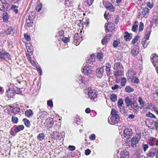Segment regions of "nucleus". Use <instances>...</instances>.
<instances>
[{"instance_id":"obj_26","label":"nucleus","mask_w":158,"mask_h":158,"mask_svg":"<svg viewBox=\"0 0 158 158\" xmlns=\"http://www.w3.org/2000/svg\"><path fill=\"white\" fill-rule=\"evenodd\" d=\"M114 70L116 69H123V67L121 64L120 62L115 63L114 65Z\"/></svg>"},{"instance_id":"obj_9","label":"nucleus","mask_w":158,"mask_h":158,"mask_svg":"<svg viewBox=\"0 0 158 158\" xmlns=\"http://www.w3.org/2000/svg\"><path fill=\"white\" fill-rule=\"evenodd\" d=\"M0 58L6 60L10 59V54L5 50L0 51Z\"/></svg>"},{"instance_id":"obj_35","label":"nucleus","mask_w":158,"mask_h":158,"mask_svg":"<svg viewBox=\"0 0 158 158\" xmlns=\"http://www.w3.org/2000/svg\"><path fill=\"white\" fill-rule=\"evenodd\" d=\"M45 135L44 133L39 134L37 136V139L40 141H41L44 139Z\"/></svg>"},{"instance_id":"obj_6","label":"nucleus","mask_w":158,"mask_h":158,"mask_svg":"<svg viewBox=\"0 0 158 158\" xmlns=\"http://www.w3.org/2000/svg\"><path fill=\"white\" fill-rule=\"evenodd\" d=\"M118 106L121 113L124 114L126 113V110L124 108V105L122 99L120 98L118 99Z\"/></svg>"},{"instance_id":"obj_56","label":"nucleus","mask_w":158,"mask_h":158,"mask_svg":"<svg viewBox=\"0 0 158 158\" xmlns=\"http://www.w3.org/2000/svg\"><path fill=\"white\" fill-rule=\"evenodd\" d=\"M47 120H49L50 122L49 123V125L51 127H52L53 124V123L52 122L53 120V119L52 118H50L49 119H47Z\"/></svg>"},{"instance_id":"obj_19","label":"nucleus","mask_w":158,"mask_h":158,"mask_svg":"<svg viewBox=\"0 0 158 158\" xmlns=\"http://www.w3.org/2000/svg\"><path fill=\"white\" fill-rule=\"evenodd\" d=\"M2 18L3 21L4 22L7 23L8 22L9 15L7 12H3L2 14Z\"/></svg>"},{"instance_id":"obj_55","label":"nucleus","mask_w":158,"mask_h":158,"mask_svg":"<svg viewBox=\"0 0 158 158\" xmlns=\"http://www.w3.org/2000/svg\"><path fill=\"white\" fill-rule=\"evenodd\" d=\"M108 40L106 38H105V37L102 39V43L103 45H104L106 43V42Z\"/></svg>"},{"instance_id":"obj_48","label":"nucleus","mask_w":158,"mask_h":158,"mask_svg":"<svg viewBox=\"0 0 158 158\" xmlns=\"http://www.w3.org/2000/svg\"><path fill=\"white\" fill-rule=\"evenodd\" d=\"M118 43H119L118 41L117 40H115L113 42V46L114 48H116L117 47Z\"/></svg>"},{"instance_id":"obj_25","label":"nucleus","mask_w":158,"mask_h":158,"mask_svg":"<svg viewBox=\"0 0 158 158\" xmlns=\"http://www.w3.org/2000/svg\"><path fill=\"white\" fill-rule=\"evenodd\" d=\"M24 128V126L23 125H19L14 129V131L16 133H18L23 130Z\"/></svg>"},{"instance_id":"obj_57","label":"nucleus","mask_w":158,"mask_h":158,"mask_svg":"<svg viewBox=\"0 0 158 158\" xmlns=\"http://www.w3.org/2000/svg\"><path fill=\"white\" fill-rule=\"evenodd\" d=\"M64 32L63 31H61L59 32L58 33V36H59L60 37H63Z\"/></svg>"},{"instance_id":"obj_8","label":"nucleus","mask_w":158,"mask_h":158,"mask_svg":"<svg viewBox=\"0 0 158 158\" xmlns=\"http://www.w3.org/2000/svg\"><path fill=\"white\" fill-rule=\"evenodd\" d=\"M133 134V131L131 128H127L124 130V136L127 139L130 138L132 136Z\"/></svg>"},{"instance_id":"obj_15","label":"nucleus","mask_w":158,"mask_h":158,"mask_svg":"<svg viewBox=\"0 0 158 158\" xmlns=\"http://www.w3.org/2000/svg\"><path fill=\"white\" fill-rule=\"evenodd\" d=\"M104 69L103 68H98L96 70V75L99 78H102L104 72Z\"/></svg>"},{"instance_id":"obj_54","label":"nucleus","mask_w":158,"mask_h":158,"mask_svg":"<svg viewBox=\"0 0 158 158\" xmlns=\"http://www.w3.org/2000/svg\"><path fill=\"white\" fill-rule=\"evenodd\" d=\"M147 6L150 8H152L153 6V3L150 2H148L147 5Z\"/></svg>"},{"instance_id":"obj_13","label":"nucleus","mask_w":158,"mask_h":158,"mask_svg":"<svg viewBox=\"0 0 158 158\" xmlns=\"http://www.w3.org/2000/svg\"><path fill=\"white\" fill-rule=\"evenodd\" d=\"M114 25L113 23H106V32H108L109 31H112L114 28Z\"/></svg>"},{"instance_id":"obj_32","label":"nucleus","mask_w":158,"mask_h":158,"mask_svg":"<svg viewBox=\"0 0 158 158\" xmlns=\"http://www.w3.org/2000/svg\"><path fill=\"white\" fill-rule=\"evenodd\" d=\"M110 99L112 102H115L117 100V96L114 94H112L110 95Z\"/></svg>"},{"instance_id":"obj_30","label":"nucleus","mask_w":158,"mask_h":158,"mask_svg":"<svg viewBox=\"0 0 158 158\" xmlns=\"http://www.w3.org/2000/svg\"><path fill=\"white\" fill-rule=\"evenodd\" d=\"M138 102L139 103V105H140V108L142 109L143 107H144V103L143 101L142 98L139 97L138 98Z\"/></svg>"},{"instance_id":"obj_31","label":"nucleus","mask_w":158,"mask_h":158,"mask_svg":"<svg viewBox=\"0 0 158 158\" xmlns=\"http://www.w3.org/2000/svg\"><path fill=\"white\" fill-rule=\"evenodd\" d=\"M25 114L27 117H30L33 115V113L31 110L29 109L26 111Z\"/></svg>"},{"instance_id":"obj_45","label":"nucleus","mask_w":158,"mask_h":158,"mask_svg":"<svg viewBox=\"0 0 158 158\" xmlns=\"http://www.w3.org/2000/svg\"><path fill=\"white\" fill-rule=\"evenodd\" d=\"M26 23L27 24V26L28 27H30L32 26V23L31 22L30 19H27Z\"/></svg>"},{"instance_id":"obj_50","label":"nucleus","mask_w":158,"mask_h":158,"mask_svg":"<svg viewBox=\"0 0 158 158\" xmlns=\"http://www.w3.org/2000/svg\"><path fill=\"white\" fill-rule=\"evenodd\" d=\"M62 40L64 43H65L68 42L69 41V40L68 38L65 37L62 38Z\"/></svg>"},{"instance_id":"obj_22","label":"nucleus","mask_w":158,"mask_h":158,"mask_svg":"<svg viewBox=\"0 0 158 158\" xmlns=\"http://www.w3.org/2000/svg\"><path fill=\"white\" fill-rule=\"evenodd\" d=\"M94 57V56L91 55L88 59L86 60V62L85 64H89V65H91V66H92V64H93V62H94L95 59L93 58Z\"/></svg>"},{"instance_id":"obj_39","label":"nucleus","mask_w":158,"mask_h":158,"mask_svg":"<svg viewBox=\"0 0 158 158\" xmlns=\"http://www.w3.org/2000/svg\"><path fill=\"white\" fill-rule=\"evenodd\" d=\"M18 6L15 5H12L11 7V9L15 12L16 14L18 12Z\"/></svg>"},{"instance_id":"obj_33","label":"nucleus","mask_w":158,"mask_h":158,"mask_svg":"<svg viewBox=\"0 0 158 158\" xmlns=\"http://www.w3.org/2000/svg\"><path fill=\"white\" fill-rule=\"evenodd\" d=\"M121 70V69H118V70L114 72V75L116 77L122 75V71Z\"/></svg>"},{"instance_id":"obj_23","label":"nucleus","mask_w":158,"mask_h":158,"mask_svg":"<svg viewBox=\"0 0 158 158\" xmlns=\"http://www.w3.org/2000/svg\"><path fill=\"white\" fill-rule=\"evenodd\" d=\"M149 9L147 8H145L143 10L142 14L143 17L146 18L149 14Z\"/></svg>"},{"instance_id":"obj_41","label":"nucleus","mask_w":158,"mask_h":158,"mask_svg":"<svg viewBox=\"0 0 158 158\" xmlns=\"http://www.w3.org/2000/svg\"><path fill=\"white\" fill-rule=\"evenodd\" d=\"M11 121L14 123H17L18 121V118L16 117L12 116Z\"/></svg>"},{"instance_id":"obj_1","label":"nucleus","mask_w":158,"mask_h":158,"mask_svg":"<svg viewBox=\"0 0 158 158\" xmlns=\"http://www.w3.org/2000/svg\"><path fill=\"white\" fill-rule=\"evenodd\" d=\"M118 112L115 109H112L111 112L112 116L108 118V123L111 125L117 123L119 121L120 117Z\"/></svg>"},{"instance_id":"obj_20","label":"nucleus","mask_w":158,"mask_h":158,"mask_svg":"<svg viewBox=\"0 0 158 158\" xmlns=\"http://www.w3.org/2000/svg\"><path fill=\"white\" fill-rule=\"evenodd\" d=\"M106 70L107 73V75L108 76H110L111 74L110 72L111 65L109 63H107L106 65Z\"/></svg>"},{"instance_id":"obj_58","label":"nucleus","mask_w":158,"mask_h":158,"mask_svg":"<svg viewBox=\"0 0 158 158\" xmlns=\"http://www.w3.org/2000/svg\"><path fill=\"white\" fill-rule=\"evenodd\" d=\"M86 0L87 1V4L89 6L91 5L94 1V0Z\"/></svg>"},{"instance_id":"obj_38","label":"nucleus","mask_w":158,"mask_h":158,"mask_svg":"<svg viewBox=\"0 0 158 158\" xmlns=\"http://www.w3.org/2000/svg\"><path fill=\"white\" fill-rule=\"evenodd\" d=\"M72 0H65V7L71 6H72L71 2Z\"/></svg>"},{"instance_id":"obj_37","label":"nucleus","mask_w":158,"mask_h":158,"mask_svg":"<svg viewBox=\"0 0 158 158\" xmlns=\"http://www.w3.org/2000/svg\"><path fill=\"white\" fill-rule=\"evenodd\" d=\"M140 151H141V150H137L135 153L133 155L132 157H133L134 156L135 158H139L141 156L139 152Z\"/></svg>"},{"instance_id":"obj_43","label":"nucleus","mask_w":158,"mask_h":158,"mask_svg":"<svg viewBox=\"0 0 158 158\" xmlns=\"http://www.w3.org/2000/svg\"><path fill=\"white\" fill-rule=\"evenodd\" d=\"M42 8V5L41 4H40L37 6L35 8V10L37 12H39L40 10H41Z\"/></svg>"},{"instance_id":"obj_11","label":"nucleus","mask_w":158,"mask_h":158,"mask_svg":"<svg viewBox=\"0 0 158 158\" xmlns=\"http://www.w3.org/2000/svg\"><path fill=\"white\" fill-rule=\"evenodd\" d=\"M140 139V136L139 135L136 134L135 137H133L131 140V145L134 147L135 146L136 144H138Z\"/></svg>"},{"instance_id":"obj_60","label":"nucleus","mask_w":158,"mask_h":158,"mask_svg":"<svg viewBox=\"0 0 158 158\" xmlns=\"http://www.w3.org/2000/svg\"><path fill=\"white\" fill-rule=\"evenodd\" d=\"M119 87V86L118 85L116 84L114 86H112L111 88L113 90H115L117 89Z\"/></svg>"},{"instance_id":"obj_5","label":"nucleus","mask_w":158,"mask_h":158,"mask_svg":"<svg viewBox=\"0 0 158 158\" xmlns=\"http://www.w3.org/2000/svg\"><path fill=\"white\" fill-rule=\"evenodd\" d=\"M9 5L5 0L0 1V10L4 12H6L8 9Z\"/></svg>"},{"instance_id":"obj_47","label":"nucleus","mask_w":158,"mask_h":158,"mask_svg":"<svg viewBox=\"0 0 158 158\" xmlns=\"http://www.w3.org/2000/svg\"><path fill=\"white\" fill-rule=\"evenodd\" d=\"M142 148L144 152H145L148 148V145L146 144H143L142 145Z\"/></svg>"},{"instance_id":"obj_59","label":"nucleus","mask_w":158,"mask_h":158,"mask_svg":"<svg viewBox=\"0 0 158 158\" xmlns=\"http://www.w3.org/2000/svg\"><path fill=\"white\" fill-rule=\"evenodd\" d=\"M48 106H53V103L52 101L51 100H49L48 101Z\"/></svg>"},{"instance_id":"obj_24","label":"nucleus","mask_w":158,"mask_h":158,"mask_svg":"<svg viewBox=\"0 0 158 158\" xmlns=\"http://www.w3.org/2000/svg\"><path fill=\"white\" fill-rule=\"evenodd\" d=\"M132 101L128 97H127L125 98L124 101L127 106L129 107L130 106Z\"/></svg>"},{"instance_id":"obj_7","label":"nucleus","mask_w":158,"mask_h":158,"mask_svg":"<svg viewBox=\"0 0 158 158\" xmlns=\"http://www.w3.org/2000/svg\"><path fill=\"white\" fill-rule=\"evenodd\" d=\"M158 155V148H152L148 152V153L146 154L147 157L152 158L155 156Z\"/></svg>"},{"instance_id":"obj_53","label":"nucleus","mask_w":158,"mask_h":158,"mask_svg":"<svg viewBox=\"0 0 158 158\" xmlns=\"http://www.w3.org/2000/svg\"><path fill=\"white\" fill-rule=\"evenodd\" d=\"M68 148L71 151H73L75 149V147L73 146L70 145L69 146Z\"/></svg>"},{"instance_id":"obj_17","label":"nucleus","mask_w":158,"mask_h":158,"mask_svg":"<svg viewBox=\"0 0 158 158\" xmlns=\"http://www.w3.org/2000/svg\"><path fill=\"white\" fill-rule=\"evenodd\" d=\"M105 6L106 9L111 12L114 11V8L112 4L109 2H106L105 4Z\"/></svg>"},{"instance_id":"obj_14","label":"nucleus","mask_w":158,"mask_h":158,"mask_svg":"<svg viewBox=\"0 0 158 158\" xmlns=\"http://www.w3.org/2000/svg\"><path fill=\"white\" fill-rule=\"evenodd\" d=\"M139 52V48L138 46H135L132 48L131 49V53L133 56H136Z\"/></svg>"},{"instance_id":"obj_52","label":"nucleus","mask_w":158,"mask_h":158,"mask_svg":"<svg viewBox=\"0 0 158 158\" xmlns=\"http://www.w3.org/2000/svg\"><path fill=\"white\" fill-rule=\"evenodd\" d=\"M147 116L151 118H156V116L154 114L149 112L148 114H147Z\"/></svg>"},{"instance_id":"obj_3","label":"nucleus","mask_w":158,"mask_h":158,"mask_svg":"<svg viewBox=\"0 0 158 158\" xmlns=\"http://www.w3.org/2000/svg\"><path fill=\"white\" fill-rule=\"evenodd\" d=\"M83 65L84 67L83 68L82 73L85 74L87 75L91 74L92 71L91 69L93 66H91V65H89L88 64H84Z\"/></svg>"},{"instance_id":"obj_2","label":"nucleus","mask_w":158,"mask_h":158,"mask_svg":"<svg viewBox=\"0 0 158 158\" xmlns=\"http://www.w3.org/2000/svg\"><path fill=\"white\" fill-rule=\"evenodd\" d=\"M151 31L150 29H148L147 31L145 33V36L143 39L142 41V43L143 45V46L144 48H146L148 44L149 43L147 41L148 40L150 36Z\"/></svg>"},{"instance_id":"obj_4","label":"nucleus","mask_w":158,"mask_h":158,"mask_svg":"<svg viewBox=\"0 0 158 158\" xmlns=\"http://www.w3.org/2000/svg\"><path fill=\"white\" fill-rule=\"evenodd\" d=\"M89 91L88 93V96L89 98L94 100L97 98V94L96 90L94 89H89Z\"/></svg>"},{"instance_id":"obj_63","label":"nucleus","mask_w":158,"mask_h":158,"mask_svg":"<svg viewBox=\"0 0 158 158\" xmlns=\"http://www.w3.org/2000/svg\"><path fill=\"white\" fill-rule=\"evenodd\" d=\"M153 97L154 98H156L158 97V92H155L153 94Z\"/></svg>"},{"instance_id":"obj_34","label":"nucleus","mask_w":158,"mask_h":158,"mask_svg":"<svg viewBox=\"0 0 158 158\" xmlns=\"http://www.w3.org/2000/svg\"><path fill=\"white\" fill-rule=\"evenodd\" d=\"M23 121L24 124L27 127H29L30 126V123L29 121L26 119V118H24L23 119Z\"/></svg>"},{"instance_id":"obj_10","label":"nucleus","mask_w":158,"mask_h":158,"mask_svg":"<svg viewBox=\"0 0 158 158\" xmlns=\"http://www.w3.org/2000/svg\"><path fill=\"white\" fill-rule=\"evenodd\" d=\"M131 108L132 109L134 113H137L139 110V106L136 101L134 100L132 101L130 105Z\"/></svg>"},{"instance_id":"obj_29","label":"nucleus","mask_w":158,"mask_h":158,"mask_svg":"<svg viewBox=\"0 0 158 158\" xmlns=\"http://www.w3.org/2000/svg\"><path fill=\"white\" fill-rule=\"evenodd\" d=\"M158 60V56L156 54H153L152 55L151 57V61L152 63L155 62Z\"/></svg>"},{"instance_id":"obj_27","label":"nucleus","mask_w":158,"mask_h":158,"mask_svg":"<svg viewBox=\"0 0 158 158\" xmlns=\"http://www.w3.org/2000/svg\"><path fill=\"white\" fill-rule=\"evenodd\" d=\"M132 36V34H129L127 32H125V35L123 36L124 38L126 41H127L128 40H129L131 39Z\"/></svg>"},{"instance_id":"obj_49","label":"nucleus","mask_w":158,"mask_h":158,"mask_svg":"<svg viewBox=\"0 0 158 158\" xmlns=\"http://www.w3.org/2000/svg\"><path fill=\"white\" fill-rule=\"evenodd\" d=\"M131 81L136 84H138L139 82L138 79L137 77H136L135 76L133 78V80Z\"/></svg>"},{"instance_id":"obj_18","label":"nucleus","mask_w":158,"mask_h":158,"mask_svg":"<svg viewBox=\"0 0 158 158\" xmlns=\"http://www.w3.org/2000/svg\"><path fill=\"white\" fill-rule=\"evenodd\" d=\"M120 158H129V154L128 152L126 150H124L121 152Z\"/></svg>"},{"instance_id":"obj_51","label":"nucleus","mask_w":158,"mask_h":158,"mask_svg":"<svg viewBox=\"0 0 158 158\" xmlns=\"http://www.w3.org/2000/svg\"><path fill=\"white\" fill-rule=\"evenodd\" d=\"M89 138L91 140H94L95 139V135L94 134H92L90 135Z\"/></svg>"},{"instance_id":"obj_61","label":"nucleus","mask_w":158,"mask_h":158,"mask_svg":"<svg viewBox=\"0 0 158 158\" xmlns=\"http://www.w3.org/2000/svg\"><path fill=\"white\" fill-rule=\"evenodd\" d=\"M90 151L89 149H87L85 151V154L86 155H89L90 153Z\"/></svg>"},{"instance_id":"obj_64","label":"nucleus","mask_w":158,"mask_h":158,"mask_svg":"<svg viewBox=\"0 0 158 158\" xmlns=\"http://www.w3.org/2000/svg\"><path fill=\"white\" fill-rule=\"evenodd\" d=\"M74 123H75L76 124L79 125L80 124L81 122L79 119L77 118L75 120Z\"/></svg>"},{"instance_id":"obj_21","label":"nucleus","mask_w":158,"mask_h":158,"mask_svg":"<svg viewBox=\"0 0 158 158\" xmlns=\"http://www.w3.org/2000/svg\"><path fill=\"white\" fill-rule=\"evenodd\" d=\"M6 95L8 98H12L15 95V91L11 89H9L7 90Z\"/></svg>"},{"instance_id":"obj_40","label":"nucleus","mask_w":158,"mask_h":158,"mask_svg":"<svg viewBox=\"0 0 158 158\" xmlns=\"http://www.w3.org/2000/svg\"><path fill=\"white\" fill-rule=\"evenodd\" d=\"M126 79L125 77H123L121 79L120 84L122 86H124L126 82Z\"/></svg>"},{"instance_id":"obj_16","label":"nucleus","mask_w":158,"mask_h":158,"mask_svg":"<svg viewBox=\"0 0 158 158\" xmlns=\"http://www.w3.org/2000/svg\"><path fill=\"white\" fill-rule=\"evenodd\" d=\"M15 28L12 27H9L7 30L5 31L6 34L7 35L11 34L12 35H13L15 33Z\"/></svg>"},{"instance_id":"obj_44","label":"nucleus","mask_w":158,"mask_h":158,"mask_svg":"<svg viewBox=\"0 0 158 158\" xmlns=\"http://www.w3.org/2000/svg\"><path fill=\"white\" fill-rule=\"evenodd\" d=\"M97 58L101 60L103 58L102 54V52H98L97 53Z\"/></svg>"},{"instance_id":"obj_28","label":"nucleus","mask_w":158,"mask_h":158,"mask_svg":"<svg viewBox=\"0 0 158 158\" xmlns=\"http://www.w3.org/2000/svg\"><path fill=\"white\" fill-rule=\"evenodd\" d=\"M139 23L138 22L136 21L134 23L132 27V30L134 32H136L138 30V27Z\"/></svg>"},{"instance_id":"obj_12","label":"nucleus","mask_w":158,"mask_h":158,"mask_svg":"<svg viewBox=\"0 0 158 158\" xmlns=\"http://www.w3.org/2000/svg\"><path fill=\"white\" fill-rule=\"evenodd\" d=\"M126 74L129 77L128 80L129 81H133V78L136 75L135 72L133 70H129Z\"/></svg>"},{"instance_id":"obj_36","label":"nucleus","mask_w":158,"mask_h":158,"mask_svg":"<svg viewBox=\"0 0 158 158\" xmlns=\"http://www.w3.org/2000/svg\"><path fill=\"white\" fill-rule=\"evenodd\" d=\"M125 91L128 93H130L132 92L134 90V89L129 86H127L125 88Z\"/></svg>"},{"instance_id":"obj_62","label":"nucleus","mask_w":158,"mask_h":158,"mask_svg":"<svg viewBox=\"0 0 158 158\" xmlns=\"http://www.w3.org/2000/svg\"><path fill=\"white\" fill-rule=\"evenodd\" d=\"M24 37L26 40L27 41H29L31 39V38L30 36L28 35H24Z\"/></svg>"},{"instance_id":"obj_42","label":"nucleus","mask_w":158,"mask_h":158,"mask_svg":"<svg viewBox=\"0 0 158 158\" xmlns=\"http://www.w3.org/2000/svg\"><path fill=\"white\" fill-rule=\"evenodd\" d=\"M139 37L138 36H135V38L133 39L132 41V43L133 44L135 43L138 40Z\"/></svg>"},{"instance_id":"obj_46","label":"nucleus","mask_w":158,"mask_h":158,"mask_svg":"<svg viewBox=\"0 0 158 158\" xmlns=\"http://www.w3.org/2000/svg\"><path fill=\"white\" fill-rule=\"evenodd\" d=\"M143 28V24L142 22H140L139 27V32L142 31Z\"/></svg>"}]
</instances>
